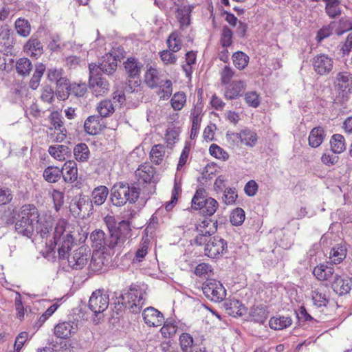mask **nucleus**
<instances>
[{
    "mask_svg": "<svg viewBox=\"0 0 352 352\" xmlns=\"http://www.w3.org/2000/svg\"><path fill=\"white\" fill-rule=\"evenodd\" d=\"M209 153L212 156L223 160L228 159L229 157L227 152L215 144L210 145L209 148Z\"/></svg>",
    "mask_w": 352,
    "mask_h": 352,
    "instance_id": "nucleus-59",
    "label": "nucleus"
},
{
    "mask_svg": "<svg viewBox=\"0 0 352 352\" xmlns=\"http://www.w3.org/2000/svg\"><path fill=\"white\" fill-rule=\"evenodd\" d=\"M89 239L91 242V247L96 250H106L108 249L120 248L122 247V239L118 237L113 232L112 235H108L102 230L96 229L91 234Z\"/></svg>",
    "mask_w": 352,
    "mask_h": 352,
    "instance_id": "nucleus-4",
    "label": "nucleus"
},
{
    "mask_svg": "<svg viewBox=\"0 0 352 352\" xmlns=\"http://www.w3.org/2000/svg\"><path fill=\"white\" fill-rule=\"evenodd\" d=\"M245 212L241 208H237L230 214V223L235 226H240L245 220Z\"/></svg>",
    "mask_w": 352,
    "mask_h": 352,
    "instance_id": "nucleus-53",
    "label": "nucleus"
},
{
    "mask_svg": "<svg viewBox=\"0 0 352 352\" xmlns=\"http://www.w3.org/2000/svg\"><path fill=\"white\" fill-rule=\"evenodd\" d=\"M14 41L13 32L8 25L0 28V43L6 47L12 45Z\"/></svg>",
    "mask_w": 352,
    "mask_h": 352,
    "instance_id": "nucleus-44",
    "label": "nucleus"
},
{
    "mask_svg": "<svg viewBox=\"0 0 352 352\" xmlns=\"http://www.w3.org/2000/svg\"><path fill=\"white\" fill-rule=\"evenodd\" d=\"M346 256V248L344 245H336L333 247L330 252V259L332 263H340Z\"/></svg>",
    "mask_w": 352,
    "mask_h": 352,
    "instance_id": "nucleus-39",
    "label": "nucleus"
},
{
    "mask_svg": "<svg viewBox=\"0 0 352 352\" xmlns=\"http://www.w3.org/2000/svg\"><path fill=\"white\" fill-rule=\"evenodd\" d=\"M69 95H74L77 97H82L87 92V85L85 83H73L70 85Z\"/></svg>",
    "mask_w": 352,
    "mask_h": 352,
    "instance_id": "nucleus-62",
    "label": "nucleus"
},
{
    "mask_svg": "<svg viewBox=\"0 0 352 352\" xmlns=\"http://www.w3.org/2000/svg\"><path fill=\"white\" fill-rule=\"evenodd\" d=\"M97 68L89 65V85L93 93L96 96H102L109 90V84L108 81L98 74Z\"/></svg>",
    "mask_w": 352,
    "mask_h": 352,
    "instance_id": "nucleus-7",
    "label": "nucleus"
},
{
    "mask_svg": "<svg viewBox=\"0 0 352 352\" xmlns=\"http://www.w3.org/2000/svg\"><path fill=\"white\" fill-rule=\"evenodd\" d=\"M24 51L31 57L37 58L43 54V45L37 38H31L24 45Z\"/></svg>",
    "mask_w": 352,
    "mask_h": 352,
    "instance_id": "nucleus-26",
    "label": "nucleus"
},
{
    "mask_svg": "<svg viewBox=\"0 0 352 352\" xmlns=\"http://www.w3.org/2000/svg\"><path fill=\"white\" fill-rule=\"evenodd\" d=\"M208 199H210V197H208V192L204 188L197 189L191 201L192 208L200 210L202 212L204 207L206 206Z\"/></svg>",
    "mask_w": 352,
    "mask_h": 352,
    "instance_id": "nucleus-25",
    "label": "nucleus"
},
{
    "mask_svg": "<svg viewBox=\"0 0 352 352\" xmlns=\"http://www.w3.org/2000/svg\"><path fill=\"white\" fill-rule=\"evenodd\" d=\"M65 258L67 259L68 265L72 269L81 270L87 264L89 258V251L85 247L81 246L69 254L68 252Z\"/></svg>",
    "mask_w": 352,
    "mask_h": 352,
    "instance_id": "nucleus-10",
    "label": "nucleus"
},
{
    "mask_svg": "<svg viewBox=\"0 0 352 352\" xmlns=\"http://www.w3.org/2000/svg\"><path fill=\"white\" fill-rule=\"evenodd\" d=\"M244 99L251 107L256 108L260 105L261 98L256 91H248L245 94Z\"/></svg>",
    "mask_w": 352,
    "mask_h": 352,
    "instance_id": "nucleus-58",
    "label": "nucleus"
},
{
    "mask_svg": "<svg viewBox=\"0 0 352 352\" xmlns=\"http://www.w3.org/2000/svg\"><path fill=\"white\" fill-rule=\"evenodd\" d=\"M155 174L154 168L148 164L140 165L135 171V176L138 178V181L143 183L155 182Z\"/></svg>",
    "mask_w": 352,
    "mask_h": 352,
    "instance_id": "nucleus-20",
    "label": "nucleus"
},
{
    "mask_svg": "<svg viewBox=\"0 0 352 352\" xmlns=\"http://www.w3.org/2000/svg\"><path fill=\"white\" fill-rule=\"evenodd\" d=\"M61 176V170L57 166H48L43 172V177L50 183L58 182Z\"/></svg>",
    "mask_w": 352,
    "mask_h": 352,
    "instance_id": "nucleus-45",
    "label": "nucleus"
},
{
    "mask_svg": "<svg viewBox=\"0 0 352 352\" xmlns=\"http://www.w3.org/2000/svg\"><path fill=\"white\" fill-rule=\"evenodd\" d=\"M14 29L16 33L22 37H28L31 33V25L25 18L19 17L14 22Z\"/></svg>",
    "mask_w": 352,
    "mask_h": 352,
    "instance_id": "nucleus-36",
    "label": "nucleus"
},
{
    "mask_svg": "<svg viewBox=\"0 0 352 352\" xmlns=\"http://www.w3.org/2000/svg\"><path fill=\"white\" fill-rule=\"evenodd\" d=\"M109 296L100 290L94 292L89 298L88 307L96 316L104 311L109 306Z\"/></svg>",
    "mask_w": 352,
    "mask_h": 352,
    "instance_id": "nucleus-12",
    "label": "nucleus"
},
{
    "mask_svg": "<svg viewBox=\"0 0 352 352\" xmlns=\"http://www.w3.org/2000/svg\"><path fill=\"white\" fill-rule=\"evenodd\" d=\"M104 127L102 118L98 116H89L84 123L85 131L89 135L98 134Z\"/></svg>",
    "mask_w": 352,
    "mask_h": 352,
    "instance_id": "nucleus-19",
    "label": "nucleus"
},
{
    "mask_svg": "<svg viewBox=\"0 0 352 352\" xmlns=\"http://www.w3.org/2000/svg\"><path fill=\"white\" fill-rule=\"evenodd\" d=\"M97 110L99 117L107 118L114 112V107L110 100H104L98 104Z\"/></svg>",
    "mask_w": 352,
    "mask_h": 352,
    "instance_id": "nucleus-47",
    "label": "nucleus"
},
{
    "mask_svg": "<svg viewBox=\"0 0 352 352\" xmlns=\"http://www.w3.org/2000/svg\"><path fill=\"white\" fill-rule=\"evenodd\" d=\"M206 297L213 302H221L226 296V290L222 283L215 279L207 280L202 286Z\"/></svg>",
    "mask_w": 352,
    "mask_h": 352,
    "instance_id": "nucleus-5",
    "label": "nucleus"
},
{
    "mask_svg": "<svg viewBox=\"0 0 352 352\" xmlns=\"http://www.w3.org/2000/svg\"><path fill=\"white\" fill-rule=\"evenodd\" d=\"M249 59V56L241 51H238L232 55L233 64L240 70L243 69L248 65Z\"/></svg>",
    "mask_w": 352,
    "mask_h": 352,
    "instance_id": "nucleus-49",
    "label": "nucleus"
},
{
    "mask_svg": "<svg viewBox=\"0 0 352 352\" xmlns=\"http://www.w3.org/2000/svg\"><path fill=\"white\" fill-rule=\"evenodd\" d=\"M237 197L238 195L235 188H226L223 190L222 200L225 204L232 205L236 202Z\"/></svg>",
    "mask_w": 352,
    "mask_h": 352,
    "instance_id": "nucleus-55",
    "label": "nucleus"
},
{
    "mask_svg": "<svg viewBox=\"0 0 352 352\" xmlns=\"http://www.w3.org/2000/svg\"><path fill=\"white\" fill-rule=\"evenodd\" d=\"M35 222L19 219L15 223L16 231L23 236L30 238L34 232Z\"/></svg>",
    "mask_w": 352,
    "mask_h": 352,
    "instance_id": "nucleus-28",
    "label": "nucleus"
},
{
    "mask_svg": "<svg viewBox=\"0 0 352 352\" xmlns=\"http://www.w3.org/2000/svg\"><path fill=\"white\" fill-rule=\"evenodd\" d=\"M325 3L326 14L331 19H335L341 15L342 8L340 0H322Z\"/></svg>",
    "mask_w": 352,
    "mask_h": 352,
    "instance_id": "nucleus-30",
    "label": "nucleus"
},
{
    "mask_svg": "<svg viewBox=\"0 0 352 352\" xmlns=\"http://www.w3.org/2000/svg\"><path fill=\"white\" fill-rule=\"evenodd\" d=\"M219 207V203L214 198L210 197L208 199V201H206V206L204 207V209L201 212L205 216H212L213 215L217 208Z\"/></svg>",
    "mask_w": 352,
    "mask_h": 352,
    "instance_id": "nucleus-57",
    "label": "nucleus"
},
{
    "mask_svg": "<svg viewBox=\"0 0 352 352\" xmlns=\"http://www.w3.org/2000/svg\"><path fill=\"white\" fill-rule=\"evenodd\" d=\"M324 138V131L321 127L314 128L309 135V144L313 148L318 147Z\"/></svg>",
    "mask_w": 352,
    "mask_h": 352,
    "instance_id": "nucleus-34",
    "label": "nucleus"
},
{
    "mask_svg": "<svg viewBox=\"0 0 352 352\" xmlns=\"http://www.w3.org/2000/svg\"><path fill=\"white\" fill-rule=\"evenodd\" d=\"M160 332L164 338H171L177 332V326L171 322H164Z\"/></svg>",
    "mask_w": 352,
    "mask_h": 352,
    "instance_id": "nucleus-60",
    "label": "nucleus"
},
{
    "mask_svg": "<svg viewBox=\"0 0 352 352\" xmlns=\"http://www.w3.org/2000/svg\"><path fill=\"white\" fill-rule=\"evenodd\" d=\"M50 122L56 131H65V128L62 121L63 117L58 111H53L50 116Z\"/></svg>",
    "mask_w": 352,
    "mask_h": 352,
    "instance_id": "nucleus-56",
    "label": "nucleus"
},
{
    "mask_svg": "<svg viewBox=\"0 0 352 352\" xmlns=\"http://www.w3.org/2000/svg\"><path fill=\"white\" fill-rule=\"evenodd\" d=\"M165 155V147L162 144H156L152 147L150 153L151 161L155 164H160Z\"/></svg>",
    "mask_w": 352,
    "mask_h": 352,
    "instance_id": "nucleus-46",
    "label": "nucleus"
},
{
    "mask_svg": "<svg viewBox=\"0 0 352 352\" xmlns=\"http://www.w3.org/2000/svg\"><path fill=\"white\" fill-rule=\"evenodd\" d=\"M212 267L208 263H201L197 265L195 269L194 273L198 276H209V274L212 272Z\"/></svg>",
    "mask_w": 352,
    "mask_h": 352,
    "instance_id": "nucleus-64",
    "label": "nucleus"
},
{
    "mask_svg": "<svg viewBox=\"0 0 352 352\" xmlns=\"http://www.w3.org/2000/svg\"><path fill=\"white\" fill-rule=\"evenodd\" d=\"M186 100V96L184 92L175 94L171 98V105L175 110L179 111L182 109Z\"/></svg>",
    "mask_w": 352,
    "mask_h": 352,
    "instance_id": "nucleus-54",
    "label": "nucleus"
},
{
    "mask_svg": "<svg viewBox=\"0 0 352 352\" xmlns=\"http://www.w3.org/2000/svg\"><path fill=\"white\" fill-rule=\"evenodd\" d=\"M205 243V254L210 258H218L227 252L228 244L226 241L219 236L210 238Z\"/></svg>",
    "mask_w": 352,
    "mask_h": 352,
    "instance_id": "nucleus-8",
    "label": "nucleus"
},
{
    "mask_svg": "<svg viewBox=\"0 0 352 352\" xmlns=\"http://www.w3.org/2000/svg\"><path fill=\"white\" fill-rule=\"evenodd\" d=\"M75 159L79 162H87L89 158L90 152L88 146L85 143H80L74 148Z\"/></svg>",
    "mask_w": 352,
    "mask_h": 352,
    "instance_id": "nucleus-43",
    "label": "nucleus"
},
{
    "mask_svg": "<svg viewBox=\"0 0 352 352\" xmlns=\"http://www.w3.org/2000/svg\"><path fill=\"white\" fill-rule=\"evenodd\" d=\"M77 327L74 322H63L54 327V334L60 338L66 339L76 332Z\"/></svg>",
    "mask_w": 352,
    "mask_h": 352,
    "instance_id": "nucleus-21",
    "label": "nucleus"
},
{
    "mask_svg": "<svg viewBox=\"0 0 352 352\" xmlns=\"http://www.w3.org/2000/svg\"><path fill=\"white\" fill-rule=\"evenodd\" d=\"M179 344L182 352H193L195 342L192 336L188 333H182L179 337Z\"/></svg>",
    "mask_w": 352,
    "mask_h": 352,
    "instance_id": "nucleus-40",
    "label": "nucleus"
},
{
    "mask_svg": "<svg viewBox=\"0 0 352 352\" xmlns=\"http://www.w3.org/2000/svg\"><path fill=\"white\" fill-rule=\"evenodd\" d=\"M330 145L333 153H342L346 149L345 138L341 134H334L330 140Z\"/></svg>",
    "mask_w": 352,
    "mask_h": 352,
    "instance_id": "nucleus-35",
    "label": "nucleus"
},
{
    "mask_svg": "<svg viewBox=\"0 0 352 352\" xmlns=\"http://www.w3.org/2000/svg\"><path fill=\"white\" fill-rule=\"evenodd\" d=\"M352 279L343 278L338 274L334 276V280L331 283L333 290L339 296L348 294L351 289Z\"/></svg>",
    "mask_w": 352,
    "mask_h": 352,
    "instance_id": "nucleus-18",
    "label": "nucleus"
},
{
    "mask_svg": "<svg viewBox=\"0 0 352 352\" xmlns=\"http://www.w3.org/2000/svg\"><path fill=\"white\" fill-rule=\"evenodd\" d=\"M334 268L331 263H322L316 266L313 270V274L321 281L329 280L334 274Z\"/></svg>",
    "mask_w": 352,
    "mask_h": 352,
    "instance_id": "nucleus-23",
    "label": "nucleus"
},
{
    "mask_svg": "<svg viewBox=\"0 0 352 352\" xmlns=\"http://www.w3.org/2000/svg\"><path fill=\"white\" fill-rule=\"evenodd\" d=\"M142 317L144 322L148 327H160L164 322L163 314L153 307H149L144 309Z\"/></svg>",
    "mask_w": 352,
    "mask_h": 352,
    "instance_id": "nucleus-15",
    "label": "nucleus"
},
{
    "mask_svg": "<svg viewBox=\"0 0 352 352\" xmlns=\"http://www.w3.org/2000/svg\"><path fill=\"white\" fill-rule=\"evenodd\" d=\"M20 219L25 221L38 222L39 213L36 207L33 204H27L21 207L19 214Z\"/></svg>",
    "mask_w": 352,
    "mask_h": 352,
    "instance_id": "nucleus-24",
    "label": "nucleus"
},
{
    "mask_svg": "<svg viewBox=\"0 0 352 352\" xmlns=\"http://www.w3.org/2000/svg\"><path fill=\"white\" fill-rule=\"evenodd\" d=\"M170 50H163L160 53V58L164 64H175L177 61V56Z\"/></svg>",
    "mask_w": 352,
    "mask_h": 352,
    "instance_id": "nucleus-63",
    "label": "nucleus"
},
{
    "mask_svg": "<svg viewBox=\"0 0 352 352\" xmlns=\"http://www.w3.org/2000/svg\"><path fill=\"white\" fill-rule=\"evenodd\" d=\"M104 221L108 228L109 234L112 235L113 232L115 233L118 237L122 239L123 245L130 238L131 230L128 221H120L118 226H116L115 219L112 216H107Z\"/></svg>",
    "mask_w": 352,
    "mask_h": 352,
    "instance_id": "nucleus-6",
    "label": "nucleus"
},
{
    "mask_svg": "<svg viewBox=\"0 0 352 352\" xmlns=\"http://www.w3.org/2000/svg\"><path fill=\"white\" fill-rule=\"evenodd\" d=\"M228 314L233 317L241 316L245 313V307L238 300H230L225 303Z\"/></svg>",
    "mask_w": 352,
    "mask_h": 352,
    "instance_id": "nucleus-27",
    "label": "nucleus"
},
{
    "mask_svg": "<svg viewBox=\"0 0 352 352\" xmlns=\"http://www.w3.org/2000/svg\"><path fill=\"white\" fill-rule=\"evenodd\" d=\"M292 320L289 317L280 316L272 317L269 321L270 328L275 330H280L288 327L292 324Z\"/></svg>",
    "mask_w": 352,
    "mask_h": 352,
    "instance_id": "nucleus-41",
    "label": "nucleus"
},
{
    "mask_svg": "<svg viewBox=\"0 0 352 352\" xmlns=\"http://www.w3.org/2000/svg\"><path fill=\"white\" fill-rule=\"evenodd\" d=\"M336 85L338 98L342 101H347L352 93V76L345 72H339L336 76Z\"/></svg>",
    "mask_w": 352,
    "mask_h": 352,
    "instance_id": "nucleus-9",
    "label": "nucleus"
},
{
    "mask_svg": "<svg viewBox=\"0 0 352 352\" xmlns=\"http://www.w3.org/2000/svg\"><path fill=\"white\" fill-rule=\"evenodd\" d=\"M246 89V82L244 80H234L228 84L224 96L228 100H233L240 97Z\"/></svg>",
    "mask_w": 352,
    "mask_h": 352,
    "instance_id": "nucleus-17",
    "label": "nucleus"
},
{
    "mask_svg": "<svg viewBox=\"0 0 352 352\" xmlns=\"http://www.w3.org/2000/svg\"><path fill=\"white\" fill-rule=\"evenodd\" d=\"M16 69L19 74L28 76L32 70V63L27 58H19L16 63Z\"/></svg>",
    "mask_w": 352,
    "mask_h": 352,
    "instance_id": "nucleus-50",
    "label": "nucleus"
},
{
    "mask_svg": "<svg viewBox=\"0 0 352 352\" xmlns=\"http://www.w3.org/2000/svg\"><path fill=\"white\" fill-rule=\"evenodd\" d=\"M240 143L248 147H254L258 140V136L254 131L244 129L240 131Z\"/></svg>",
    "mask_w": 352,
    "mask_h": 352,
    "instance_id": "nucleus-29",
    "label": "nucleus"
},
{
    "mask_svg": "<svg viewBox=\"0 0 352 352\" xmlns=\"http://www.w3.org/2000/svg\"><path fill=\"white\" fill-rule=\"evenodd\" d=\"M311 65L314 72L320 75H327L329 74L333 67V60L328 55L320 54L315 56L311 59Z\"/></svg>",
    "mask_w": 352,
    "mask_h": 352,
    "instance_id": "nucleus-11",
    "label": "nucleus"
},
{
    "mask_svg": "<svg viewBox=\"0 0 352 352\" xmlns=\"http://www.w3.org/2000/svg\"><path fill=\"white\" fill-rule=\"evenodd\" d=\"M235 74L234 70L230 66H225L221 71V81L223 85L230 83L231 79L234 77Z\"/></svg>",
    "mask_w": 352,
    "mask_h": 352,
    "instance_id": "nucleus-61",
    "label": "nucleus"
},
{
    "mask_svg": "<svg viewBox=\"0 0 352 352\" xmlns=\"http://www.w3.org/2000/svg\"><path fill=\"white\" fill-rule=\"evenodd\" d=\"M89 65L96 67L98 69V74H101V72H103L110 75L116 72L118 64L116 56L111 53H107L102 56L98 65L92 63L89 64Z\"/></svg>",
    "mask_w": 352,
    "mask_h": 352,
    "instance_id": "nucleus-14",
    "label": "nucleus"
},
{
    "mask_svg": "<svg viewBox=\"0 0 352 352\" xmlns=\"http://www.w3.org/2000/svg\"><path fill=\"white\" fill-rule=\"evenodd\" d=\"M49 153L55 159L63 161L65 160V157L68 153H71V149L65 145H53L48 148Z\"/></svg>",
    "mask_w": 352,
    "mask_h": 352,
    "instance_id": "nucleus-37",
    "label": "nucleus"
},
{
    "mask_svg": "<svg viewBox=\"0 0 352 352\" xmlns=\"http://www.w3.org/2000/svg\"><path fill=\"white\" fill-rule=\"evenodd\" d=\"M146 294L138 285L132 284L128 290H124L119 298L118 302L121 303L131 312L138 314L142 309L145 301Z\"/></svg>",
    "mask_w": 352,
    "mask_h": 352,
    "instance_id": "nucleus-3",
    "label": "nucleus"
},
{
    "mask_svg": "<svg viewBox=\"0 0 352 352\" xmlns=\"http://www.w3.org/2000/svg\"><path fill=\"white\" fill-rule=\"evenodd\" d=\"M140 188L137 184L130 186L122 182L113 185L111 188V201L114 206H121L126 204H134L140 197Z\"/></svg>",
    "mask_w": 352,
    "mask_h": 352,
    "instance_id": "nucleus-2",
    "label": "nucleus"
},
{
    "mask_svg": "<svg viewBox=\"0 0 352 352\" xmlns=\"http://www.w3.org/2000/svg\"><path fill=\"white\" fill-rule=\"evenodd\" d=\"M311 297L313 305L318 308L326 307L329 302L328 296L321 288L312 289Z\"/></svg>",
    "mask_w": 352,
    "mask_h": 352,
    "instance_id": "nucleus-32",
    "label": "nucleus"
},
{
    "mask_svg": "<svg viewBox=\"0 0 352 352\" xmlns=\"http://www.w3.org/2000/svg\"><path fill=\"white\" fill-rule=\"evenodd\" d=\"M52 222L50 219H38V222H35L34 231L39 234L42 238L47 237L50 231L52 230Z\"/></svg>",
    "mask_w": 352,
    "mask_h": 352,
    "instance_id": "nucleus-42",
    "label": "nucleus"
},
{
    "mask_svg": "<svg viewBox=\"0 0 352 352\" xmlns=\"http://www.w3.org/2000/svg\"><path fill=\"white\" fill-rule=\"evenodd\" d=\"M199 234L195 239L197 244L201 245L205 244L206 236H210L214 234L217 229V221H212L210 219H204L197 227Z\"/></svg>",
    "mask_w": 352,
    "mask_h": 352,
    "instance_id": "nucleus-13",
    "label": "nucleus"
},
{
    "mask_svg": "<svg viewBox=\"0 0 352 352\" xmlns=\"http://www.w3.org/2000/svg\"><path fill=\"white\" fill-rule=\"evenodd\" d=\"M75 230V225L64 219H60L56 223L53 239L60 259H65L74 246Z\"/></svg>",
    "mask_w": 352,
    "mask_h": 352,
    "instance_id": "nucleus-1",
    "label": "nucleus"
},
{
    "mask_svg": "<svg viewBox=\"0 0 352 352\" xmlns=\"http://www.w3.org/2000/svg\"><path fill=\"white\" fill-rule=\"evenodd\" d=\"M124 68L129 78V82L131 83V79L134 80V85H138L139 77L142 65L133 58H128L124 62Z\"/></svg>",
    "mask_w": 352,
    "mask_h": 352,
    "instance_id": "nucleus-16",
    "label": "nucleus"
},
{
    "mask_svg": "<svg viewBox=\"0 0 352 352\" xmlns=\"http://www.w3.org/2000/svg\"><path fill=\"white\" fill-rule=\"evenodd\" d=\"M60 170L61 175L66 182L73 183L78 178L77 164L74 161L69 160L65 162Z\"/></svg>",
    "mask_w": 352,
    "mask_h": 352,
    "instance_id": "nucleus-22",
    "label": "nucleus"
},
{
    "mask_svg": "<svg viewBox=\"0 0 352 352\" xmlns=\"http://www.w3.org/2000/svg\"><path fill=\"white\" fill-rule=\"evenodd\" d=\"M109 195V190L104 186H100L94 189L91 193V204L101 206L106 201Z\"/></svg>",
    "mask_w": 352,
    "mask_h": 352,
    "instance_id": "nucleus-31",
    "label": "nucleus"
},
{
    "mask_svg": "<svg viewBox=\"0 0 352 352\" xmlns=\"http://www.w3.org/2000/svg\"><path fill=\"white\" fill-rule=\"evenodd\" d=\"M232 31L227 26H224L220 38L221 45L223 48H227L232 44Z\"/></svg>",
    "mask_w": 352,
    "mask_h": 352,
    "instance_id": "nucleus-52",
    "label": "nucleus"
},
{
    "mask_svg": "<svg viewBox=\"0 0 352 352\" xmlns=\"http://www.w3.org/2000/svg\"><path fill=\"white\" fill-rule=\"evenodd\" d=\"M144 81L146 84L151 88L161 87L163 80L159 76L158 71L153 67H150L144 75Z\"/></svg>",
    "mask_w": 352,
    "mask_h": 352,
    "instance_id": "nucleus-33",
    "label": "nucleus"
},
{
    "mask_svg": "<svg viewBox=\"0 0 352 352\" xmlns=\"http://www.w3.org/2000/svg\"><path fill=\"white\" fill-rule=\"evenodd\" d=\"M70 85L68 78L66 77L60 80L56 84V96L60 100L67 99L70 92Z\"/></svg>",
    "mask_w": 352,
    "mask_h": 352,
    "instance_id": "nucleus-38",
    "label": "nucleus"
},
{
    "mask_svg": "<svg viewBox=\"0 0 352 352\" xmlns=\"http://www.w3.org/2000/svg\"><path fill=\"white\" fill-rule=\"evenodd\" d=\"M168 50L173 52H178L182 47V43L177 32L170 34L166 41Z\"/></svg>",
    "mask_w": 352,
    "mask_h": 352,
    "instance_id": "nucleus-51",
    "label": "nucleus"
},
{
    "mask_svg": "<svg viewBox=\"0 0 352 352\" xmlns=\"http://www.w3.org/2000/svg\"><path fill=\"white\" fill-rule=\"evenodd\" d=\"M104 265V257L99 252L94 253L89 264V268L94 272L102 271Z\"/></svg>",
    "mask_w": 352,
    "mask_h": 352,
    "instance_id": "nucleus-48",
    "label": "nucleus"
}]
</instances>
